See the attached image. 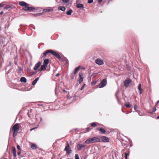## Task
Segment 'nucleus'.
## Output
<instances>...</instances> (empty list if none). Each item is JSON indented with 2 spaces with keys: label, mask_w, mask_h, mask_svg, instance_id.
<instances>
[{
  "label": "nucleus",
  "mask_w": 159,
  "mask_h": 159,
  "mask_svg": "<svg viewBox=\"0 0 159 159\" xmlns=\"http://www.w3.org/2000/svg\"><path fill=\"white\" fill-rule=\"evenodd\" d=\"M53 11L52 9H47L43 10V12H47L49 11Z\"/></svg>",
  "instance_id": "nucleus-25"
},
{
  "label": "nucleus",
  "mask_w": 159,
  "mask_h": 159,
  "mask_svg": "<svg viewBox=\"0 0 159 159\" xmlns=\"http://www.w3.org/2000/svg\"><path fill=\"white\" fill-rule=\"evenodd\" d=\"M107 83L106 79H103L101 82L99 84L98 87L99 88H102L105 87Z\"/></svg>",
  "instance_id": "nucleus-1"
},
{
  "label": "nucleus",
  "mask_w": 159,
  "mask_h": 159,
  "mask_svg": "<svg viewBox=\"0 0 159 159\" xmlns=\"http://www.w3.org/2000/svg\"><path fill=\"white\" fill-rule=\"evenodd\" d=\"M63 91L66 92V91L65 90H64Z\"/></svg>",
  "instance_id": "nucleus-52"
},
{
  "label": "nucleus",
  "mask_w": 159,
  "mask_h": 159,
  "mask_svg": "<svg viewBox=\"0 0 159 159\" xmlns=\"http://www.w3.org/2000/svg\"><path fill=\"white\" fill-rule=\"evenodd\" d=\"M124 105L127 107H130L129 103L128 102H125Z\"/></svg>",
  "instance_id": "nucleus-28"
},
{
  "label": "nucleus",
  "mask_w": 159,
  "mask_h": 159,
  "mask_svg": "<svg viewBox=\"0 0 159 159\" xmlns=\"http://www.w3.org/2000/svg\"><path fill=\"white\" fill-rule=\"evenodd\" d=\"M3 6V4L2 3L0 4V7H2Z\"/></svg>",
  "instance_id": "nucleus-41"
},
{
  "label": "nucleus",
  "mask_w": 159,
  "mask_h": 159,
  "mask_svg": "<svg viewBox=\"0 0 159 159\" xmlns=\"http://www.w3.org/2000/svg\"><path fill=\"white\" fill-rule=\"evenodd\" d=\"M103 0H98V2L99 3H101Z\"/></svg>",
  "instance_id": "nucleus-42"
},
{
  "label": "nucleus",
  "mask_w": 159,
  "mask_h": 159,
  "mask_svg": "<svg viewBox=\"0 0 159 159\" xmlns=\"http://www.w3.org/2000/svg\"><path fill=\"white\" fill-rule=\"evenodd\" d=\"M67 145L66 147L64 149V151H68V150H69V144L68 143H67Z\"/></svg>",
  "instance_id": "nucleus-29"
},
{
  "label": "nucleus",
  "mask_w": 159,
  "mask_h": 159,
  "mask_svg": "<svg viewBox=\"0 0 159 159\" xmlns=\"http://www.w3.org/2000/svg\"><path fill=\"white\" fill-rule=\"evenodd\" d=\"M59 75H60V74L58 73V74H56V76H59Z\"/></svg>",
  "instance_id": "nucleus-49"
},
{
  "label": "nucleus",
  "mask_w": 159,
  "mask_h": 159,
  "mask_svg": "<svg viewBox=\"0 0 159 159\" xmlns=\"http://www.w3.org/2000/svg\"><path fill=\"white\" fill-rule=\"evenodd\" d=\"M47 66L44 65H43L41 66L39 70L40 71H41L42 70H46V67Z\"/></svg>",
  "instance_id": "nucleus-12"
},
{
  "label": "nucleus",
  "mask_w": 159,
  "mask_h": 159,
  "mask_svg": "<svg viewBox=\"0 0 159 159\" xmlns=\"http://www.w3.org/2000/svg\"><path fill=\"white\" fill-rule=\"evenodd\" d=\"M17 133V131H13V136H15L16 135Z\"/></svg>",
  "instance_id": "nucleus-32"
},
{
  "label": "nucleus",
  "mask_w": 159,
  "mask_h": 159,
  "mask_svg": "<svg viewBox=\"0 0 159 159\" xmlns=\"http://www.w3.org/2000/svg\"><path fill=\"white\" fill-rule=\"evenodd\" d=\"M67 152V153H70V150H69V151H68H68H66Z\"/></svg>",
  "instance_id": "nucleus-45"
},
{
  "label": "nucleus",
  "mask_w": 159,
  "mask_h": 159,
  "mask_svg": "<svg viewBox=\"0 0 159 159\" xmlns=\"http://www.w3.org/2000/svg\"><path fill=\"white\" fill-rule=\"evenodd\" d=\"M17 148L20 151L21 150V149L20 146L19 145H17Z\"/></svg>",
  "instance_id": "nucleus-37"
},
{
  "label": "nucleus",
  "mask_w": 159,
  "mask_h": 159,
  "mask_svg": "<svg viewBox=\"0 0 159 159\" xmlns=\"http://www.w3.org/2000/svg\"><path fill=\"white\" fill-rule=\"evenodd\" d=\"M50 53L52 54L54 56H55L58 59H59L61 58L60 56L56 52H54V51L52 50H50Z\"/></svg>",
  "instance_id": "nucleus-4"
},
{
  "label": "nucleus",
  "mask_w": 159,
  "mask_h": 159,
  "mask_svg": "<svg viewBox=\"0 0 159 159\" xmlns=\"http://www.w3.org/2000/svg\"><path fill=\"white\" fill-rule=\"evenodd\" d=\"M41 65V62L40 61L36 63L34 67V70H36Z\"/></svg>",
  "instance_id": "nucleus-11"
},
{
  "label": "nucleus",
  "mask_w": 159,
  "mask_h": 159,
  "mask_svg": "<svg viewBox=\"0 0 159 159\" xmlns=\"http://www.w3.org/2000/svg\"><path fill=\"white\" fill-rule=\"evenodd\" d=\"M95 63L98 65H101L104 64L103 61L102 60L99 59H97L95 61Z\"/></svg>",
  "instance_id": "nucleus-6"
},
{
  "label": "nucleus",
  "mask_w": 159,
  "mask_h": 159,
  "mask_svg": "<svg viewBox=\"0 0 159 159\" xmlns=\"http://www.w3.org/2000/svg\"><path fill=\"white\" fill-rule=\"evenodd\" d=\"M157 118L159 119V116L157 117Z\"/></svg>",
  "instance_id": "nucleus-51"
},
{
  "label": "nucleus",
  "mask_w": 159,
  "mask_h": 159,
  "mask_svg": "<svg viewBox=\"0 0 159 159\" xmlns=\"http://www.w3.org/2000/svg\"><path fill=\"white\" fill-rule=\"evenodd\" d=\"M29 5L27 4V5L24 6V7L23 8V9L25 11L28 10L30 11H33L34 9L33 7H29Z\"/></svg>",
  "instance_id": "nucleus-3"
},
{
  "label": "nucleus",
  "mask_w": 159,
  "mask_h": 159,
  "mask_svg": "<svg viewBox=\"0 0 159 159\" xmlns=\"http://www.w3.org/2000/svg\"><path fill=\"white\" fill-rule=\"evenodd\" d=\"M159 101H157V104H156V106H157V104H158V103H159Z\"/></svg>",
  "instance_id": "nucleus-47"
},
{
  "label": "nucleus",
  "mask_w": 159,
  "mask_h": 159,
  "mask_svg": "<svg viewBox=\"0 0 159 159\" xmlns=\"http://www.w3.org/2000/svg\"><path fill=\"white\" fill-rule=\"evenodd\" d=\"M20 81L21 82L26 83V79L25 77H22L20 78Z\"/></svg>",
  "instance_id": "nucleus-21"
},
{
  "label": "nucleus",
  "mask_w": 159,
  "mask_h": 159,
  "mask_svg": "<svg viewBox=\"0 0 159 159\" xmlns=\"http://www.w3.org/2000/svg\"><path fill=\"white\" fill-rule=\"evenodd\" d=\"M131 81L129 78H126L124 81V85L126 87H128Z\"/></svg>",
  "instance_id": "nucleus-7"
},
{
  "label": "nucleus",
  "mask_w": 159,
  "mask_h": 159,
  "mask_svg": "<svg viewBox=\"0 0 159 159\" xmlns=\"http://www.w3.org/2000/svg\"><path fill=\"white\" fill-rule=\"evenodd\" d=\"M12 153L13 154L14 156L15 157H16V149L14 147H13L12 148Z\"/></svg>",
  "instance_id": "nucleus-17"
},
{
  "label": "nucleus",
  "mask_w": 159,
  "mask_h": 159,
  "mask_svg": "<svg viewBox=\"0 0 159 159\" xmlns=\"http://www.w3.org/2000/svg\"><path fill=\"white\" fill-rule=\"evenodd\" d=\"M70 98V97H67V98H68H68Z\"/></svg>",
  "instance_id": "nucleus-50"
},
{
  "label": "nucleus",
  "mask_w": 159,
  "mask_h": 159,
  "mask_svg": "<svg viewBox=\"0 0 159 159\" xmlns=\"http://www.w3.org/2000/svg\"><path fill=\"white\" fill-rule=\"evenodd\" d=\"M50 53V50H47L45 52H44L42 56V57L44 58L46 56V54L48 53Z\"/></svg>",
  "instance_id": "nucleus-13"
},
{
  "label": "nucleus",
  "mask_w": 159,
  "mask_h": 159,
  "mask_svg": "<svg viewBox=\"0 0 159 159\" xmlns=\"http://www.w3.org/2000/svg\"><path fill=\"white\" fill-rule=\"evenodd\" d=\"M72 12V10L71 9H70L68 11L66 12V13L67 15H70Z\"/></svg>",
  "instance_id": "nucleus-26"
},
{
  "label": "nucleus",
  "mask_w": 159,
  "mask_h": 159,
  "mask_svg": "<svg viewBox=\"0 0 159 159\" xmlns=\"http://www.w3.org/2000/svg\"><path fill=\"white\" fill-rule=\"evenodd\" d=\"M20 129L19 126V124L17 123L16 124L13 126L12 130L13 131H17Z\"/></svg>",
  "instance_id": "nucleus-5"
},
{
  "label": "nucleus",
  "mask_w": 159,
  "mask_h": 159,
  "mask_svg": "<svg viewBox=\"0 0 159 159\" xmlns=\"http://www.w3.org/2000/svg\"><path fill=\"white\" fill-rule=\"evenodd\" d=\"M85 142L88 144L93 143L91 138L88 139Z\"/></svg>",
  "instance_id": "nucleus-16"
},
{
  "label": "nucleus",
  "mask_w": 159,
  "mask_h": 159,
  "mask_svg": "<svg viewBox=\"0 0 159 159\" xmlns=\"http://www.w3.org/2000/svg\"><path fill=\"white\" fill-rule=\"evenodd\" d=\"M100 141L99 142H108L109 139L108 138L105 136H102L99 138Z\"/></svg>",
  "instance_id": "nucleus-2"
},
{
  "label": "nucleus",
  "mask_w": 159,
  "mask_h": 159,
  "mask_svg": "<svg viewBox=\"0 0 159 159\" xmlns=\"http://www.w3.org/2000/svg\"><path fill=\"white\" fill-rule=\"evenodd\" d=\"M93 2V0H88V3L90 4Z\"/></svg>",
  "instance_id": "nucleus-36"
},
{
  "label": "nucleus",
  "mask_w": 159,
  "mask_h": 159,
  "mask_svg": "<svg viewBox=\"0 0 159 159\" xmlns=\"http://www.w3.org/2000/svg\"><path fill=\"white\" fill-rule=\"evenodd\" d=\"M85 85V84H84L82 86V87H81V89L80 90H82L84 88V87Z\"/></svg>",
  "instance_id": "nucleus-40"
},
{
  "label": "nucleus",
  "mask_w": 159,
  "mask_h": 159,
  "mask_svg": "<svg viewBox=\"0 0 159 159\" xmlns=\"http://www.w3.org/2000/svg\"><path fill=\"white\" fill-rule=\"evenodd\" d=\"M49 60L48 59H46L44 60L43 64L47 66Z\"/></svg>",
  "instance_id": "nucleus-22"
},
{
  "label": "nucleus",
  "mask_w": 159,
  "mask_h": 159,
  "mask_svg": "<svg viewBox=\"0 0 159 159\" xmlns=\"http://www.w3.org/2000/svg\"><path fill=\"white\" fill-rule=\"evenodd\" d=\"M80 77V79L79 80V83H81L83 80V73L82 72H80L79 74Z\"/></svg>",
  "instance_id": "nucleus-9"
},
{
  "label": "nucleus",
  "mask_w": 159,
  "mask_h": 159,
  "mask_svg": "<svg viewBox=\"0 0 159 159\" xmlns=\"http://www.w3.org/2000/svg\"><path fill=\"white\" fill-rule=\"evenodd\" d=\"M75 159H80L79 156L78 154H75Z\"/></svg>",
  "instance_id": "nucleus-35"
},
{
  "label": "nucleus",
  "mask_w": 159,
  "mask_h": 159,
  "mask_svg": "<svg viewBox=\"0 0 159 159\" xmlns=\"http://www.w3.org/2000/svg\"><path fill=\"white\" fill-rule=\"evenodd\" d=\"M98 130L102 133H105L106 132L105 130L104 129L102 128L98 129Z\"/></svg>",
  "instance_id": "nucleus-27"
},
{
  "label": "nucleus",
  "mask_w": 159,
  "mask_h": 159,
  "mask_svg": "<svg viewBox=\"0 0 159 159\" xmlns=\"http://www.w3.org/2000/svg\"><path fill=\"white\" fill-rule=\"evenodd\" d=\"M97 125L96 123L95 122H93L91 124V126L93 127H95Z\"/></svg>",
  "instance_id": "nucleus-30"
},
{
  "label": "nucleus",
  "mask_w": 159,
  "mask_h": 159,
  "mask_svg": "<svg viewBox=\"0 0 159 159\" xmlns=\"http://www.w3.org/2000/svg\"><path fill=\"white\" fill-rule=\"evenodd\" d=\"M58 10L59 11H65L66 10V8L64 7L59 6L58 7Z\"/></svg>",
  "instance_id": "nucleus-14"
},
{
  "label": "nucleus",
  "mask_w": 159,
  "mask_h": 159,
  "mask_svg": "<svg viewBox=\"0 0 159 159\" xmlns=\"http://www.w3.org/2000/svg\"><path fill=\"white\" fill-rule=\"evenodd\" d=\"M138 89L139 91V93L140 94L142 93V89L141 88V84H139V85L138 87Z\"/></svg>",
  "instance_id": "nucleus-15"
},
{
  "label": "nucleus",
  "mask_w": 159,
  "mask_h": 159,
  "mask_svg": "<svg viewBox=\"0 0 159 159\" xmlns=\"http://www.w3.org/2000/svg\"><path fill=\"white\" fill-rule=\"evenodd\" d=\"M19 5L21 6H24L27 5V3L24 2H19Z\"/></svg>",
  "instance_id": "nucleus-18"
},
{
  "label": "nucleus",
  "mask_w": 159,
  "mask_h": 159,
  "mask_svg": "<svg viewBox=\"0 0 159 159\" xmlns=\"http://www.w3.org/2000/svg\"><path fill=\"white\" fill-rule=\"evenodd\" d=\"M85 146V145L82 144H78L77 145L78 149L79 150H81L82 148H84Z\"/></svg>",
  "instance_id": "nucleus-10"
},
{
  "label": "nucleus",
  "mask_w": 159,
  "mask_h": 159,
  "mask_svg": "<svg viewBox=\"0 0 159 159\" xmlns=\"http://www.w3.org/2000/svg\"><path fill=\"white\" fill-rule=\"evenodd\" d=\"M91 138L93 143L99 142L100 141L99 138L98 137H94Z\"/></svg>",
  "instance_id": "nucleus-8"
},
{
  "label": "nucleus",
  "mask_w": 159,
  "mask_h": 159,
  "mask_svg": "<svg viewBox=\"0 0 159 159\" xmlns=\"http://www.w3.org/2000/svg\"><path fill=\"white\" fill-rule=\"evenodd\" d=\"M156 106H155V107H154V108L153 109V110H152L153 112H155L156 111Z\"/></svg>",
  "instance_id": "nucleus-38"
},
{
  "label": "nucleus",
  "mask_w": 159,
  "mask_h": 159,
  "mask_svg": "<svg viewBox=\"0 0 159 159\" xmlns=\"http://www.w3.org/2000/svg\"><path fill=\"white\" fill-rule=\"evenodd\" d=\"M87 131H89V130L90 129L89 128H87Z\"/></svg>",
  "instance_id": "nucleus-46"
},
{
  "label": "nucleus",
  "mask_w": 159,
  "mask_h": 159,
  "mask_svg": "<svg viewBox=\"0 0 159 159\" xmlns=\"http://www.w3.org/2000/svg\"><path fill=\"white\" fill-rule=\"evenodd\" d=\"M76 7L79 8H84L83 5L80 4H78L76 5Z\"/></svg>",
  "instance_id": "nucleus-19"
},
{
  "label": "nucleus",
  "mask_w": 159,
  "mask_h": 159,
  "mask_svg": "<svg viewBox=\"0 0 159 159\" xmlns=\"http://www.w3.org/2000/svg\"><path fill=\"white\" fill-rule=\"evenodd\" d=\"M31 147L33 149H36L37 148L36 145L35 144L32 143L31 146Z\"/></svg>",
  "instance_id": "nucleus-24"
},
{
  "label": "nucleus",
  "mask_w": 159,
  "mask_h": 159,
  "mask_svg": "<svg viewBox=\"0 0 159 159\" xmlns=\"http://www.w3.org/2000/svg\"><path fill=\"white\" fill-rule=\"evenodd\" d=\"M36 128V127H35V128H32V129H30V131H32V130H34V129H35Z\"/></svg>",
  "instance_id": "nucleus-43"
},
{
  "label": "nucleus",
  "mask_w": 159,
  "mask_h": 159,
  "mask_svg": "<svg viewBox=\"0 0 159 159\" xmlns=\"http://www.w3.org/2000/svg\"><path fill=\"white\" fill-rule=\"evenodd\" d=\"M20 151L18 152L17 153V154L19 155L20 154Z\"/></svg>",
  "instance_id": "nucleus-44"
},
{
  "label": "nucleus",
  "mask_w": 159,
  "mask_h": 159,
  "mask_svg": "<svg viewBox=\"0 0 159 159\" xmlns=\"http://www.w3.org/2000/svg\"><path fill=\"white\" fill-rule=\"evenodd\" d=\"M125 159H128L127 158V156L129 155V154L127 153H125Z\"/></svg>",
  "instance_id": "nucleus-34"
},
{
  "label": "nucleus",
  "mask_w": 159,
  "mask_h": 159,
  "mask_svg": "<svg viewBox=\"0 0 159 159\" xmlns=\"http://www.w3.org/2000/svg\"><path fill=\"white\" fill-rule=\"evenodd\" d=\"M3 11H2L1 12H0V14H2L3 13Z\"/></svg>",
  "instance_id": "nucleus-48"
},
{
  "label": "nucleus",
  "mask_w": 159,
  "mask_h": 159,
  "mask_svg": "<svg viewBox=\"0 0 159 159\" xmlns=\"http://www.w3.org/2000/svg\"><path fill=\"white\" fill-rule=\"evenodd\" d=\"M39 79V77H38V78H36V79H35V80L33 81V82L32 83V85H35L36 84L37 82L38 81V80Z\"/></svg>",
  "instance_id": "nucleus-23"
},
{
  "label": "nucleus",
  "mask_w": 159,
  "mask_h": 159,
  "mask_svg": "<svg viewBox=\"0 0 159 159\" xmlns=\"http://www.w3.org/2000/svg\"><path fill=\"white\" fill-rule=\"evenodd\" d=\"M75 74H74V73H73V72L71 74V75L70 76L71 79H73V78H74V77L75 76Z\"/></svg>",
  "instance_id": "nucleus-31"
},
{
  "label": "nucleus",
  "mask_w": 159,
  "mask_h": 159,
  "mask_svg": "<svg viewBox=\"0 0 159 159\" xmlns=\"http://www.w3.org/2000/svg\"><path fill=\"white\" fill-rule=\"evenodd\" d=\"M69 0H62L63 2L65 3L69 1Z\"/></svg>",
  "instance_id": "nucleus-39"
},
{
  "label": "nucleus",
  "mask_w": 159,
  "mask_h": 159,
  "mask_svg": "<svg viewBox=\"0 0 159 159\" xmlns=\"http://www.w3.org/2000/svg\"><path fill=\"white\" fill-rule=\"evenodd\" d=\"M81 68L80 66H79L78 67H77L76 68H75L73 72V73L75 74L78 71V70L80 68Z\"/></svg>",
  "instance_id": "nucleus-20"
},
{
  "label": "nucleus",
  "mask_w": 159,
  "mask_h": 159,
  "mask_svg": "<svg viewBox=\"0 0 159 159\" xmlns=\"http://www.w3.org/2000/svg\"><path fill=\"white\" fill-rule=\"evenodd\" d=\"M134 108L135 111H138L139 110V107H137L135 105H134Z\"/></svg>",
  "instance_id": "nucleus-33"
}]
</instances>
